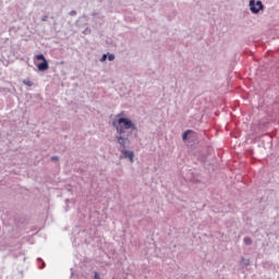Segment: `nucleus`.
<instances>
[{
  "mask_svg": "<svg viewBox=\"0 0 279 279\" xmlns=\"http://www.w3.org/2000/svg\"><path fill=\"white\" fill-rule=\"evenodd\" d=\"M112 125L117 130V142L118 145H120V151L121 149H128L130 147V136L134 134V132H138V129L136 128V124L132 122V120L128 118H120L118 121H113Z\"/></svg>",
  "mask_w": 279,
  "mask_h": 279,
  "instance_id": "obj_1",
  "label": "nucleus"
},
{
  "mask_svg": "<svg viewBox=\"0 0 279 279\" xmlns=\"http://www.w3.org/2000/svg\"><path fill=\"white\" fill-rule=\"evenodd\" d=\"M250 10L252 14H258L262 10H265V4H263V1L258 0H250L248 2Z\"/></svg>",
  "mask_w": 279,
  "mask_h": 279,
  "instance_id": "obj_2",
  "label": "nucleus"
},
{
  "mask_svg": "<svg viewBox=\"0 0 279 279\" xmlns=\"http://www.w3.org/2000/svg\"><path fill=\"white\" fill-rule=\"evenodd\" d=\"M121 156L120 158L129 159L130 162H134V151L128 150V149H121Z\"/></svg>",
  "mask_w": 279,
  "mask_h": 279,
  "instance_id": "obj_3",
  "label": "nucleus"
},
{
  "mask_svg": "<svg viewBox=\"0 0 279 279\" xmlns=\"http://www.w3.org/2000/svg\"><path fill=\"white\" fill-rule=\"evenodd\" d=\"M38 71H49V61L44 60L41 63L37 65Z\"/></svg>",
  "mask_w": 279,
  "mask_h": 279,
  "instance_id": "obj_4",
  "label": "nucleus"
},
{
  "mask_svg": "<svg viewBox=\"0 0 279 279\" xmlns=\"http://www.w3.org/2000/svg\"><path fill=\"white\" fill-rule=\"evenodd\" d=\"M189 134H193V131L191 130L185 131L182 135V140L186 141L189 138Z\"/></svg>",
  "mask_w": 279,
  "mask_h": 279,
  "instance_id": "obj_5",
  "label": "nucleus"
},
{
  "mask_svg": "<svg viewBox=\"0 0 279 279\" xmlns=\"http://www.w3.org/2000/svg\"><path fill=\"white\" fill-rule=\"evenodd\" d=\"M35 58H36V60H39L41 62H45V60H47V58H45V54H43V53L37 54Z\"/></svg>",
  "mask_w": 279,
  "mask_h": 279,
  "instance_id": "obj_6",
  "label": "nucleus"
},
{
  "mask_svg": "<svg viewBox=\"0 0 279 279\" xmlns=\"http://www.w3.org/2000/svg\"><path fill=\"white\" fill-rule=\"evenodd\" d=\"M243 241H244V243H245V245H252V238H250V236H245L244 239H243Z\"/></svg>",
  "mask_w": 279,
  "mask_h": 279,
  "instance_id": "obj_7",
  "label": "nucleus"
},
{
  "mask_svg": "<svg viewBox=\"0 0 279 279\" xmlns=\"http://www.w3.org/2000/svg\"><path fill=\"white\" fill-rule=\"evenodd\" d=\"M23 84H25V86H34V83L29 80H24Z\"/></svg>",
  "mask_w": 279,
  "mask_h": 279,
  "instance_id": "obj_8",
  "label": "nucleus"
},
{
  "mask_svg": "<svg viewBox=\"0 0 279 279\" xmlns=\"http://www.w3.org/2000/svg\"><path fill=\"white\" fill-rule=\"evenodd\" d=\"M241 263L247 267L250 265V259L242 258Z\"/></svg>",
  "mask_w": 279,
  "mask_h": 279,
  "instance_id": "obj_9",
  "label": "nucleus"
},
{
  "mask_svg": "<svg viewBox=\"0 0 279 279\" xmlns=\"http://www.w3.org/2000/svg\"><path fill=\"white\" fill-rule=\"evenodd\" d=\"M107 58H108L109 62H112L114 60V54L109 53V54H107Z\"/></svg>",
  "mask_w": 279,
  "mask_h": 279,
  "instance_id": "obj_10",
  "label": "nucleus"
},
{
  "mask_svg": "<svg viewBox=\"0 0 279 279\" xmlns=\"http://www.w3.org/2000/svg\"><path fill=\"white\" fill-rule=\"evenodd\" d=\"M108 60V54H102L100 62H106Z\"/></svg>",
  "mask_w": 279,
  "mask_h": 279,
  "instance_id": "obj_11",
  "label": "nucleus"
},
{
  "mask_svg": "<svg viewBox=\"0 0 279 279\" xmlns=\"http://www.w3.org/2000/svg\"><path fill=\"white\" fill-rule=\"evenodd\" d=\"M76 14H77V11H75V10H72V11L69 13L70 16H75Z\"/></svg>",
  "mask_w": 279,
  "mask_h": 279,
  "instance_id": "obj_12",
  "label": "nucleus"
},
{
  "mask_svg": "<svg viewBox=\"0 0 279 279\" xmlns=\"http://www.w3.org/2000/svg\"><path fill=\"white\" fill-rule=\"evenodd\" d=\"M51 160H52V162H56V161L59 160V157L58 156H53V157H51Z\"/></svg>",
  "mask_w": 279,
  "mask_h": 279,
  "instance_id": "obj_13",
  "label": "nucleus"
},
{
  "mask_svg": "<svg viewBox=\"0 0 279 279\" xmlns=\"http://www.w3.org/2000/svg\"><path fill=\"white\" fill-rule=\"evenodd\" d=\"M83 34H90L89 28H88V27H87V28H85V29L83 31Z\"/></svg>",
  "mask_w": 279,
  "mask_h": 279,
  "instance_id": "obj_14",
  "label": "nucleus"
},
{
  "mask_svg": "<svg viewBox=\"0 0 279 279\" xmlns=\"http://www.w3.org/2000/svg\"><path fill=\"white\" fill-rule=\"evenodd\" d=\"M48 19H49V16L48 15H44L43 17H41V21H48Z\"/></svg>",
  "mask_w": 279,
  "mask_h": 279,
  "instance_id": "obj_15",
  "label": "nucleus"
},
{
  "mask_svg": "<svg viewBox=\"0 0 279 279\" xmlns=\"http://www.w3.org/2000/svg\"><path fill=\"white\" fill-rule=\"evenodd\" d=\"M94 279H101V278L99 277V274H98V272H95Z\"/></svg>",
  "mask_w": 279,
  "mask_h": 279,
  "instance_id": "obj_16",
  "label": "nucleus"
},
{
  "mask_svg": "<svg viewBox=\"0 0 279 279\" xmlns=\"http://www.w3.org/2000/svg\"><path fill=\"white\" fill-rule=\"evenodd\" d=\"M39 269H45V262L41 263V266L39 267Z\"/></svg>",
  "mask_w": 279,
  "mask_h": 279,
  "instance_id": "obj_17",
  "label": "nucleus"
},
{
  "mask_svg": "<svg viewBox=\"0 0 279 279\" xmlns=\"http://www.w3.org/2000/svg\"><path fill=\"white\" fill-rule=\"evenodd\" d=\"M99 13H97V12H93L92 13V16H97Z\"/></svg>",
  "mask_w": 279,
  "mask_h": 279,
  "instance_id": "obj_18",
  "label": "nucleus"
},
{
  "mask_svg": "<svg viewBox=\"0 0 279 279\" xmlns=\"http://www.w3.org/2000/svg\"><path fill=\"white\" fill-rule=\"evenodd\" d=\"M82 19H86V14H83V15H82Z\"/></svg>",
  "mask_w": 279,
  "mask_h": 279,
  "instance_id": "obj_19",
  "label": "nucleus"
},
{
  "mask_svg": "<svg viewBox=\"0 0 279 279\" xmlns=\"http://www.w3.org/2000/svg\"><path fill=\"white\" fill-rule=\"evenodd\" d=\"M99 19H104V16L101 15V16H99Z\"/></svg>",
  "mask_w": 279,
  "mask_h": 279,
  "instance_id": "obj_20",
  "label": "nucleus"
},
{
  "mask_svg": "<svg viewBox=\"0 0 279 279\" xmlns=\"http://www.w3.org/2000/svg\"><path fill=\"white\" fill-rule=\"evenodd\" d=\"M71 278H73V272L71 274Z\"/></svg>",
  "mask_w": 279,
  "mask_h": 279,
  "instance_id": "obj_21",
  "label": "nucleus"
},
{
  "mask_svg": "<svg viewBox=\"0 0 279 279\" xmlns=\"http://www.w3.org/2000/svg\"><path fill=\"white\" fill-rule=\"evenodd\" d=\"M278 279H279V275H278Z\"/></svg>",
  "mask_w": 279,
  "mask_h": 279,
  "instance_id": "obj_22",
  "label": "nucleus"
}]
</instances>
